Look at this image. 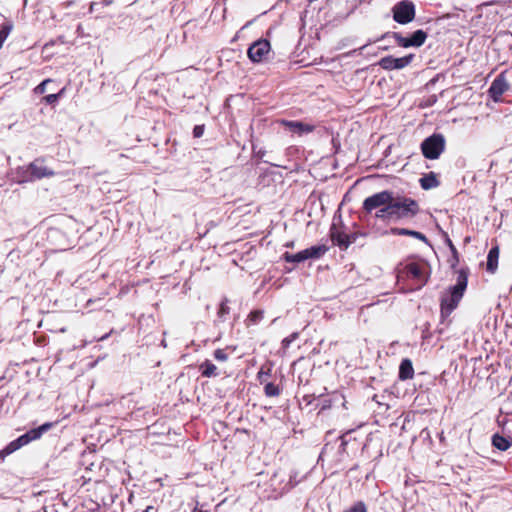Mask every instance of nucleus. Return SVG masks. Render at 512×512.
I'll list each match as a JSON object with an SVG mask.
<instances>
[{
  "label": "nucleus",
  "instance_id": "28",
  "mask_svg": "<svg viewBox=\"0 0 512 512\" xmlns=\"http://www.w3.org/2000/svg\"><path fill=\"white\" fill-rule=\"evenodd\" d=\"M346 512H366V507H365L364 503L358 502L357 504H355L352 508H350Z\"/></svg>",
  "mask_w": 512,
  "mask_h": 512
},
{
  "label": "nucleus",
  "instance_id": "18",
  "mask_svg": "<svg viewBox=\"0 0 512 512\" xmlns=\"http://www.w3.org/2000/svg\"><path fill=\"white\" fill-rule=\"evenodd\" d=\"M391 233L394 234V235H407V236H412V237H415L421 241H424L426 242L427 241V238L424 234L418 232V231H414V230H409V229H405V228H392L391 229Z\"/></svg>",
  "mask_w": 512,
  "mask_h": 512
},
{
  "label": "nucleus",
  "instance_id": "3",
  "mask_svg": "<svg viewBox=\"0 0 512 512\" xmlns=\"http://www.w3.org/2000/svg\"><path fill=\"white\" fill-rule=\"evenodd\" d=\"M391 205L394 219L410 218L419 211L417 202L411 198L393 197Z\"/></svg>",
  "mask_w": 512,
  "mask_h": 512
},
{
  "label": "nucleus",
  "instance_id": "8",
  "mask_svg": "<svg viewBox=\"0 0 512 512\" xmlns=\"http://www.w3.org/2000/svg\"><path fill=\"white\" fill-rule=\"evenodd\" d=\"M393 38L400 47H420L425 43L427 34L423 30H417L410 37H403L399 33H393Z\"/></svg>",
  "mask_w": 512,
  "mask_h": 512
},
{
  "label": "nucleus",
  "instance_id": "12",
  "mask_svg": "<svg viewBox=\"0 0 512 512\" xmlns=\"http://www.w3.org/2000/svg\"><path fill=\"white\" fill-rule=\"evenodd\" d=\"M281 124L284 125L290 132L303 135L313 131L314 126L299 121H286L282 120Z\"/></svg>",
  "mask_w": 512,
  "mask_h": 512
},
{
  "label": "nucleus",
  "instance_id": "19",
  "mask_svg": "<svg viewBox=\"0 0 512 512\" xmlns=\"http://www.w3.org/2000/svg\"><path fill=\"white\" fill-rule=\"evenodd\" d=\"M492 444L498 450L506 451L511 446V441L499 434H495L492 437Z\"/></svg>",
  "mask_w": 512,
  "mask_h": 512
},
{
  "label": "nucleus",
  "instance_id": "21",
  "mask_svg": "<svg viewBox=\"0 0 512 512\" xmlns=\"http://www.w3.org/2000/svg\"><path fill=\"white\" fill-rule=\"evenodd\" d=\"M392 208L391 204L382 207L376 212L375 216L379 219H394Z\"/></svg>",
  "mask_w": 512,
  "mask_h": 512
},
{
  "label": "nucleus",
  "instance_id": "1",
  "mask_svg": "<svg viewBox=\"0 0 512 512\" xmlns=\"http://www.w3.org/2000/svg\"><path fill=\"white\" fill-rule=\"evenodd\" d=\"M397 285L403 292L422 288L429 277L426 263H401L396 269Z\"/></svg>",
  "mask_w": 512,
  "mask_h": 512
},
{
  "label": "nucleus",
  "instance_id": "11",
  "mask_svg": "<svg viewBox=\"0 0 512 512\" xmlns=\"http://www.w3.org/2000/svg\"><path fill=\"white\" fill-rule=\"evenodd\" d=\"M270 43L267 40H258L254 42L248 49V57L253 62L262 61L270 52Z\"/></svg>",
  "mask_w": 512,
  "mask_h": 512
},
{
  "label": "nucleus",
  "instance_id": "24",
  "mask_svg": "<svg viewBox=\"0 0 512 512\" xmlns=\"http://www.w3.org/2000/svg\"><path fill=\"white\" fill-rule=\"evenodd\" d=\"M19 448H21V447H20V445H19V443H18V441H17V439H16V440H14V441L10 442V443L5 447V449L2 451V454H4V455H9V454H11V453L15 452L16 450H18Z\"/></svg>",
  "mask_w": 512,
  "mask_h": 512
},
{
  "label": "nucleus",
  "instance_id": "23",
  "mask_svg": "<svg viewBox=\"0 0 512 512\" xmlns=\"http://www.w3.org/2000/svg\"><path fill=\"white\" fill-rule=\"evenodd\" d=\"M12 30V25L5 23L0 28V48L2 47L4 41L9 36L10 32Z\"/></svg>",
  "mask_w": 512,
  "mask_h": 512
},
{
  "label": "nucleus",
  "instance_id": "14",
  "mask_svg": "<svg viewBox=\"0 0 512 512\" xmlns=\"http://www.w3.org/2000/svg\"><path fill=\"white\" fill-rule=\"evenodd\" d=\"M28 171L30 175L34 178L41 179L43 177L51 176L53 174L52 171H49L42 164H38L36 162L30 164Z\"/></svg>",
  "mask_w": 512,
  "mask_h": 512
},
{
  "label": "nucleus",
  "instance_id": "34",
  "mask_svg": "<svg viewBox=\"0 0 512 512\" xmlns=\"http://www.w3.org/2000/svg\"><path fill=\"white\" fill-rule=\"evenodd\" d=\"M269 371V369L265 371L264 368H261L260 371L258 372V379L262 381L263 377L267 376Z\"/></svg>",
  "mask_w": 512,
  "mask_h": 512
},
{
  "label": "nucleus",
  "instance_id": "35",
  "mask_svg": "<svg viewBox=\"0 0 512 512\" xmlns=\"http://www.w3.org/2000/svg\"><path fill=\"white\" fill-rule=\"evenodd\" d=\"M151 510H153V507H152V506H148V507L144 510V512H151Z\"/></svg>",
  "mask_w": 512,
  "mask_h": 512
},
{
  "label": "nucleus",
  "instance_id": "7",
  "mask_svg": "<svg viewBox=\"0 0 512 512\" xmlns=\"http://www.w3.org/2000/svg\"><path fill=\"white\" fill-rule=\"evenodd\" d=\"M393 194L390 191H381L367 197L363 202V209L370 213L372 210L388 206L392 203Z\"/></svg>",
  "mask_w": 512,
  "mask_h": 512
},
{
  "label": "nucleus",
  "instance_id": "31",
  "mask_svg": "<svg viewBox=\"0 0 512 512\" xmlns=\"http://www.w3.org/2000/svg\"><path fill=\"white\" fill-rule=\"evenodd\" d=\"M17 441H18L20 447H23L31 442V440L29 439V437L26 433L21 435L20 437H18Z\"/></svg>",
  "mask_w": 512,
  "mask_h": 512
},
{
  "label": "nucleus",
  "instance_id": "9",
  "mask_svg": "<svg viewBox=\"0 0 512 512\" xmlns=\"http://www.w3.org/2000/svg\"><path fill=\"white\" fill-rule=\"evenodd\" d=\"M413 59V54H409L400 58L386 56L379 60L378 65L384 70H400L410 65Z\"/></svg>",
  "mask_w": 512,
  "mask_h": 512
},
{
  "label": "nucleus",
  "instance_id": "33",
  "mask_svg": "<svg viewBox=\"0 0 512 512\" xmlns=\"http://www.w3.org/2000/svg\"><path fill=\"white\" fill-rule=\"evenodd\" d=\"M193 132H194V136H195V137H200V136H202V134H203V127H201V126H196V127L194 128V131H193Z\"/></svg>",
  "mask_w": 512,
  "mask_h": 512
},
{
  "label": "nucleus",
  "instance_id": "26",
  "mask_svg": "<svg viewBox=\"0 0 512 512\" xmlns=\"http://www.w3.org/2000/svg\"><path fill=\"white\" fill-rule=\"evenodd\" d=\"M214 357L216 360L221 361V362H224L228 359V355L222 349H217L214 352Z\"/></svg>",
  "mask_w": 512,
  "mask_h": 512
},
{
  "label": "nucleus",
  "instance_id": "6",
  "mask_svg": "<svg viewBox=\"0 0 512 512\" xmlns=\"http://www.w3.org/2000/svg\"><path fill=\"white\" fill-rule=\"evenodd\" d=\"M392 11L393 19L399 24L410 23L415 18V6L409 0L398 2Z\"/></svg>",
  "mask_w": 512,
  "mask_h": 512
},
{
  "label": "nucleus",
  "instance_id": "4",
  "mask_svg": "<svg viewBox=\"0 0 512 512\" xmlns=\"http://www.w3.org/2000/svg\"><path fill=\"white\" fill-rule=\"evenodd\" d=\"M445 148V139L441 134H433L426 138L421 144V151L427 159H437Z\"/></svg>",
  "mask_w": 512,
  "mask_h": 512
},
{
  "label": "nucleus",
  "instance_id": "27",
  "mask_svg": "<svg viewBox=\"0 0 512 512\" xmlns=\"http://www.w3.org/2000/svg\"><path fill=\"white\" fill-rule=\"evenodd\" d=\"M51 80L50 79H46L44 80L43 82H41L36 88H35V93L37 94H43L46 92V86L48 83H50Z\"/></svg>",
  "mask_w": 512,
  "mask_h": 512
},
{
  "label": "nucleus",
  "instance_id": "29",
  "mask_svg": "<svg viewBox=\"0 0 512 512\" xmlns=\"http://www.w3.org/2000/svg\"><path fill=\"white\" fill-rule=\"evenodd\" d=\"M62 91L60 93H54V94H49L47 96L44 97V100L46 103L48 104H52L54 102H56L59 98V96L61 95Z\"/></svg>",
  "mask_w": 512,
  "mask_h": 512
},
{
  "label": "nucleus",
  "instance_id": "10",
  "mask_svg": "<svg viewBox=\"0 0 512 512\" xmlns=\"http://www.w3.org/2000/svg\"><path fill=\"white\" fill-rule=\"evenodd\" d=\"M509 87L510 85L506 77V72H501L491 83L488 90L489 96L494 102H499L501 100V96L509 89Z\"/></svg>",
  "mask_w": 512,
  "mask_h": 512
},
{
  "label": "nucleus",
  "instance_id": "20",
  "mask_svg": "<svg viewBox=\"0 0 512 512\" xmlns=\"http://www.w3.org/2000/svg\"><path fill=\"white\" fill-rule=\"evenodd\" d=\"M200 371L204 377H215L218 375L217 367L208 360L200 365Z\"/></svg>",
  "mask_w": 512,
  "mask_h": 512
},
{
  "label": "nucleus",
  "instance_id": "25",
  "mask_svg": "<svg viewBox=\"0 0 512 512\" xmlns=\"http://www.w3.org/2000/svg\"><path fill=\"white\" fill-rule=\"evenodd\" d=\"M264 312L261 310H256L250 313L249 319L253 323H257L263 318Z\"/></svg>",
  "mask_w": 512,
  "mask_h": 512
},
{
  "label": "nucleus",
  "instance_id": "17",
  "mask_svg": "<svg viewBox=\"0 0 512 512\" xmlns=\"http://www.w3.org/2000/svg\"><path fill=\"white\" fill-rule=\"evenodd\" d=\"M52 426H53L52 423L47 422V423H44L43 425L39 426L38 428L31 429L30 431L26 432V434L28 435V437L31 441H34V440L39 439L45 432L50 430Z\"/></svg>",
  "mask_w": 512,
  "mask_h": 512
},
{
  "label": "nucleus",
  "instance_id": "32",
  "mask_svg": "<svg viewBox=\"0 0 512 512\" xmlns=\"http://www.w3.org/2000/svg\"><path fill=\"white\" fill-rule=\"evenodd\" d=\"M332 238H333V240L337 241L338 245H340V246H342V245L347 246L348 245V242L344 239V237H342L340 235L336 238L335 234L332 233Z\"/></svg>",
  "mask_w": 512,
  "mask_h": 512
},
{
  "label": "nucleus",
  "instance_id": "13",
  "mask_svg": "<svg viewBox=\"0 0 512 512\" xmlns=\"http://www.w3.org/2000/svg\"><path fill=\"white\" fill-rule=\"evenodd\" d=\"M413 376H414V369H413L412 362L407 358L403 359L401 361V364L399 367V379L402 381L409 380V379H412Z\"/></svg>",
  "mask_w": 512,
  "mask_h": 512
},
{
  "label": "nucleus",
  "instance_id": "30",
  "mask_svg": "<svg viewBox=\"0 0 512 512\" xmlns=\"http://www.w3.org/2000/svg\"><path fill=\"white\" fill-rule=\"evenodd\" d=\"M298 337L297 333L291 334L289 337H286L282 341L283 347L287 348L289 345Z\"/></svg>",
  "mask_w": 512,
  "mask_h": 512
},
{
  "label": "nucleus",
  "instance_id": "15",
  "mask_svg": "<svg viewBox=\"0 0 512 512\" xmlns=\"http://www.w3.org/2000/svg\"><path fill=\"white\" fill-rule=\"evenodd\" d=\"M420 185L424 190H429L439 186V181L433 172L423 176L420 179Z\"/></svg>",
  "mask_w": 512,
  "mask_h": 512
},
{
  "label": "nucleus",
  "instance_id": "5",
  "mask_svg": "<svg viewBox=\"0 0 512 512\" xmlns=\"http://www.w3.org/2000/svg\"><path fill=\"white\" fill-rule=\"evenodd\" d=\"M327 251V247L325 245L312 246L305 250H302L295 254H290L286 252L283 257L285 261L291 263H301L308 259H317L325 254Z\"/></svg>",
  "mask_w": 512,
  "mask_h": 512
},
{
  "label": "nucleus",
  "instance_id": "16",
  "mask_svg": "<svg viewBox=\"0 0 512 512\" xmlns=\"http://www.w3.org/2000/svg\"><path fill=\"white\" fill-rule=\"evenodd\" d=\"M499 258V249L498 247H493L490 249L487 256V270L490 272H494L498 265Z\"/></svg>",
  "mask_w": 512,
  "mask_h": 512
},
{
  "label": "nucleus",
  "instance_id": "2",
  "mask_svg": "<svg viewBox=\"0 0 512 512\" xmlns=\"http://www.w3.org/2000/svg\"><path fill=\"white\" fill-rule=\"evenodd\" d=\"M467 287V277L464 273L458 275L457 283L441 299L442 314L449 315L458 305Z\"/></svg>",
  "mask_w": 512,
  "mask_h": 512
},
{
  "label": "nucleus",
  "instance_id": "22",
  "mask_svg": "<svg viewBox=\"0 0 512 512\" xmlns=\"http://www.w3.org/2000/svg\"><path fill=\"white\" fill-rule=\"evenodd\" d=\"M265 395L268 397H275L280 394V389L278 386L274 385L271 382L266 383L264 387Z\"/></svg>",
  "mask_w": 512,
  "mask_h": 512
}]
</instances>
